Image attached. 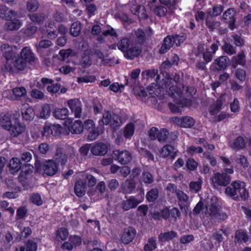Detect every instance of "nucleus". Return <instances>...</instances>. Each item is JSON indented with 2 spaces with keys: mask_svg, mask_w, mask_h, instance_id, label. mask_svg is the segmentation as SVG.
I'll use <instances>...</instances> for the list:
<instances>
[{
  "mask_svg": "<svg viewBox=\"0 0 251 251\" xmlns=\"http://www.w3.org/2000/svg\"><path fill=\"white\" fill-rule=\"evenodd\" d=\"M129 9L131 13L140 18H147V14L145 8L143 5H139L136 0H131L125 5L118 4L116 5V9L114 13V17L117 19H120L122 22L128 23L130 20L128 16L125 12L127 9Z\"/></svg>",
  "mask_w": 251,
  "mask_h": 251,
  "instance_id": "f257e3e1",
  "label": "nucleus"
},
{
  "mask_svg": "<svg viewBox=\"0 0 251 251\" xmlns=\"http://www.w3.org/2000/svg\"><path fill=\"white\" fill-rule=\"evenodd\" d=\"M181 86L174 85L169 86L168 93L171 97L176 100V104L172 103L169 104V108L173 113H179L181 112V108L191 104V101L188 100H177V99L181 98L183 93L182 90H183L184 89L183 84H181Z\"/></svg>",
  "mask_w": 251,
  "mask_h": 251,
  "instance_id": "f03ea898",
  "label": "nucleus"
},
{
  "mask_svg": "<svg viewBox=\"0 0 251 251\" xmlns=\"http://www.w3.org/2000/svg\"><path fill=\"white\" fill-rule=\"evenodd\" d=\"M171 63L169 61H165L161 65L160 69L162 72L157 76L156 80L158 89L163 90L171 85H182L178 75L175 74L174 79H172L167 73L163 72L164 70L170 67Z\"/></svg>",
  "mask_w": 251,
  "mask_h": 251,
  "instance_id": "7ed1b4c3",
  "label": "nucleus"
},
{
  "mask_svg": "<svg viewBox=\"0 0 251 251\" xmlns=\"http://www.w3.org/2000/svg\"><path fill=\"white\" fill-rule=\"evenodd\" d=\"M66 158L65 155H61L60 158L56 157V161L52 159L48 160L45 161L42 166H40L39 163L37 162L35 164V168L38 172L41 173L42 170L43 171V174L52 176L57 172L58 163L64 164L66 161Z\"/></svg>",
  "mask_w": 251,
  "mask_h": 251,
  "instance_id": "20e7f679",
  "label": "nucleus"
},
{
  "mask_svg": "<svg viewBox=\"0 0 251 251\" xmlns=\"http://www.w3.org/2000/svg\"><path fill=\"white\" fill-rule=\"evenodd\" d=\"M220 202L216 197L212 196L208 200L205 205L204 213L207 216L219 220H225L227 217L226 214L220 210Z\"/></svg>",
  "mask_w": 251,
  "mask_h": 251,
  "instance_id": "39448f33",
  "label": "nucleus"
},
{
  "mask_svg": "<svg viewBox=\"0 0 251 251\" xmlns=\"http://www.w3.org/2000/svg\"><path fill=\"white\" fill-rule=\"evenodd\" d=\"M245 183L240 181H235L226 189V193L238 200L239 198L243 200H246L249 197V193L245 188Z\"/></svg>",
  "mask_w": 251,
  "mask_h": 251,
  "instance_id": "423d86ee",
  "label": "nucleus"
},
{
  "mask_svg": "<svg viewBox=\"0 0 251 251\" xmlns=\"http://www.w3.org/2000/svg\"><path fill=\"white\" fill-rule=\"evenodd\" d=\"M122 123L123 122L118 115L112 114L108 111L104 112L101 120L99 121V125L101 127H103L104 125H110L112 127L116 128L121 126Z\"/></svg>",
  "mask_w": 251,
  "mask_h": 251,
  "instance_id": "0eeeda50",
  "label": "nucleus"
},
{
  "mask_svg": "<svg viewBox=\"0 0 251 251\" xmlns=\"http://www.w3.org/2000/svg\"><path fill=\"white\" fill-rule=\"evenodd\" d=\"M83 129L89 132L88 138L90 141H94L102 133L103 127L100 125L98 127H96L94 121L91 119L85 120L83 124Z\"/></svg>",
  "mask_w": 251,
  "mask_h": 251,
  "instance_id": "6e6552de",
  "label": "nucleus"
},
{
  "mask_svg": "<svg viewBox=\"0 0 251 251\" xmlns=\"http://www.w3.org/2000/svg\"><path fill=\"white\" fill-rule=\"evenodd\" d=\"M16 12L12 10H9L6 15L7 22L5 25V29L7 30H16L19 29L23 25L22 22L16 18Z\"/></svg>",
  "mask_w": 251,
  "mask_h": 251,
  "instance_id": "1a4fd4ad",
  "label": "nucleus"
},
{
  "mask_svg": "<svg viewBox=\"0 0 251 251\" xmlns=\"http://www.w3.org/2000/svg\"><path fill=\"white\" fill-rule=\"evenodd\" d=\"M144 200V192L141 191L135 196H130L126 200L123 201L122 208L125 211L136 207Z\"/></svg>",
  "mask_w": 251,
  "mask_h": 251,
  "instance_id": "9d476101",
  "label": "nucleus"
},
{
  "mask_svg": "<svg viewBox=\"0 0 251 251\" xmlns=\"http://www.w3.org/2000/svg\"><path fill=\"white\" fill-rule=\"evenodd\" d=\"M165 6L158 5L155 7L154 11L155 14L160 17H165L170 18L174 13L176 6L174 4L169 3V4H164Z\"/></svg>",
  "mask_w": 251,
  "mask_h": 251,
  "instance_id": "9b49d317",
  "label": "nucleus"
},
{
  "mask_svg": "<svg viewBox=\"0 0 251 251\" xmlns=\"http://www.w3.org/2000/svg\"><path fill=\"white\" fill-rule=\"evenodd\" d=\"M113 158L122 164H126L132 159V155L126 150H115L113 151Z\"/></svg>",
  "mask_w": 251,
  "mask_h": 251,
  "instance_id": "f8f14e48",
  "label": "nucleus"
},
{
  "mask_svg": "<svg viewBox=\"0 0 251 251\" xmlns=\"http://www.w3.org/2000/svg\"><path fill=\"white\" fill-rule=\"evenodd\" d=\"M230 177L226 173H217L211 178L212 183L214 187L226 186L230 182Z\"/></svg>",
  "mask_w": 251,
  "mask_h": 251,
  "instance_id": "ddd939ff",
  "label": "nucleus"
},
{
  "mask_svg": "<svg viewBox=\"0 0 251 251\" xmlns=\"http://www.w3.org/2000/svg\"><path fill=\"white\" fill-rule=\"evenodd\" d=\"M67 105L75 118L82 116V103L77 99H71L67 101Z\"/></svg>",
  "mask_w": 251,
  "mask_h": 251,
  "instance_id": "4468645a",
  "label": "nucleus"
},
{
  "mask_svg": "<svg viewBox=\"0 0 251 251\" xmlns=\"http://www.w3.org/2000/svg\"><path fill=\"white\" fill-rule=\"evenodd\" d=\"M73 120L70 118L67 119L64 122V126L74 134L80 133L83 130V124L80 120H75L72 123Z\"/></svg>",
  "mask_w": 251,
  "mask_h": 251,
  "instance_id": "2eb2a0df",
  "label": "nucleus"
},
{
  "mask_svg": "<svg viewBox=\"0 0 251 251\" xmlns=\"http://www.w3.org/2000/svg\"><path fill=\"white\" fill-rule=\"evenodd\" d=\"M25 126L22 125L19 123H17L13 126H11L10 128V135L11 138L18 137L20 136H25V140L28 138V136L25 132Z\"/></svg>",
  "mask_w": 251,
  "mask_h": 251,
  "instance_id": "dca6fc26",
  "label": "nucleus"
},
{
  "mask_svg": "<svg viewBox=\"0 0 251 251\" xmlns=\"http://www.w3.org/2000/svg\"><path fill=\"white\" fill-rule=\"evenodd\" d=\"M173 122L176 125L184 128H190L195 124L194 120L190 117H175Z\"/></svg>",
  "mask_w": 251,
  "mask_h": 251,
  "instance_id": "f3484780",
  "label": "nucleus"
},
{
  "mask_svg": "<svg viewBox=\"0 0 251 251\" xmlns=\"http://www.w3.org/2000/svg\"><path fill=\"white\" fill-rule=\"evenodd\" d=\"M98 192L91 190L88 192V195L94 200H99L103 198V194L105 191V184L103 181H100L96 186Z\"/></svg>",
  "mask_w": 251,
  "mask_h": 251,
  "instance_id": "a211bd4d",
  "label": "nucleus"
},
{
  "mask_svg": "<svg viewBox=\"0 0 251 251\" xmlns=\"http://www.w3.org/2000/svg\"><path fill=\"white\" fill-rule=\"evenodd\" d=\"M229 63L230 60L228 57L221 56L214 60L212 66L216 70H223L225 69Z\"/></svg>",
  "mask_w": 251,
  "mask_h": 251,
  "instance_id": "6ab92c4d",
  "label": "nucleus"
},
{
  "mask_svg": "<svg viewBox=\"0 0 251 251\" xmlns=\"http://www.w3.org/2000/svg\"><path fill=\"white\" fill-rule=\"evenodd\" d=\"M0 48L3 52V55L4 56L7 61L12 60L17 53L16 47H11L7 44H3L1 46Z\"/></svg>",
  "mask_w": 251,
  "mask_h": 251,
  "instance_id": "aec40b11",
  "label": "nucleus"
},
{
  "mask_svg": "<svg viewBox=\"0 0 251 251\" xmlns=\"http://www.w3.org/2000/svg\"><path fill=\"white\" fill-rule=\"evenodd\" d=\"M135 235V230L132 227H128L123 232L121 235V240L123 243L127 244L133 240Z\"/></svg>",
  "mask_w": 251,
  "mask_h": 251,
  "instance_id": "412c9836",
  "label": "nucleus"
},
{
  "mask_svg": "<svg viewBox=\"0 0 251 251\" xmlns=\"http://www.w3.org/2000/svg\"><path fill=\"white\" fill-rule=\"evenodd\" d=\"M108 147L103 143H98L94 144L91 149L92 153L95 155H103L107 153Z\"/></svg>",
  "mask_w": 251,
  "mask_h": 251,
  "instance_id": "4be33fe9",
  "label": "nucleus"
},
{
  "mask_svg": "<svg viewBox=\"0 0 251 251\" xmlns=\"http://www.w3.org/2000/svg\"><path fill=\"white\" fill-rule=\"evenodd\" d=\"M21 113L23 119L27 121L32 120L35 116L33 109L27 103H25L22 105Z\"/></svg>",
  "mask_w": 251,
  "mask_h": 251,
  "instance_id": "5701e85b",
  "label": "nucleus"
},
{
  "mask_svg": "<svg viewBox=\"0 0 251 251\" xmlns=\"http://www.w3.org/2000/svg\"><path fill=\"white\" fill-rule=\"evenodd\" d=\"M136 182L133 179H126L121 186V191L125 194H131L134 191Z\"/></svg>",
  "mask_w": 251,
  "mask_h": 251,
  "instance_id": "b1692460",
  "label": "nucleus"
},
{
  "mask_svg": "<svg viewBox=\"0 0 251 251\" xmlns=\"http://www.w3.org/2000/svg\"><path fill=\"white\" fill-rule=\"evenodd\" d=\"M218 50V45L217 43L212 44L210 48H206L205 51L203 53V58L206 62H210L216 51Z\"/></svg>",
  "mask_w": 251,
  "mask_h": 251,
  "instance_id": "393cba45",
  "label": "nucleus"
},
{
  "mask_svg": "<svg viewBox=\"0 0 251 251\" xmlns=\"http://www.w3.org/2000/svg\"><path fill=\"white\" fill-rule=\"evenodd\" d=\"M141 52V49L138 46L132 44L125 54V56L130 59H132L139 56Z\"/></svg>",
  "mask_w": 251,
  "mask_h": 251,
  "instance_id": "a878e982",
  "label": "nucleus"
},
{
  "mask_svg": "<svg viewBox=\"0 0 251 251\" xmlns=\"http://www.w3.org/2000/svg\"><path fill=\"white\" fill-rule=\"evenodd\" d=\"M91 50L89 49H86L81 55V59L80 61V64L83 67H88L92 64L91 59Z\"/></svg>",
  "mask_w": 251,
  "mask_h": 251,
  "instance_id": "bb28decb",
  "label": "nucleus"
},
{
  "mask_svg": "<svg viewBox=\"0 0 251 251\" xmlns=\"http://www.w3.org/2000/svg\"><path fill=\"white\" fill-rule=\"evenodd\" d=\"M225 100L224 95H222L215 102L210 108V113L213 116L216 115L222 109L223 101Z\"/></svg>",
  "mask_w": 251,
  "mask_h": 251,
  "instance_id": "cd10ccee",
  "label": "nucleus"
},
{
  "mask_svg": "<svg viewBox=\"0 0 251 251\" xmlns=\"http://www.w3.org/2000/svg\"><path fill=\"white\" fill-rule=\"evenodd\" d=\"M0 125L6 130H10L11 126V114L9 112L0 115Z\"/></svg>",
  "mask_w": 251,
  "mask_h": 251,
  "instance_id": "c85d7f7f",
  "label": "nucleus"
},
{
  "mask_svg": "<svg viewBox=\"0 0 251 251\" xmlns=\"http://www.w3.org/2000/svg\"><path fill=\"white\" fill-rule=\"evenodd\" d=\"M152 30L149 27L147 30L146 31V32L142 31L140 29H138L137 30L135 31V36L136 38H137V41L139 43H143L145 38L147 37H150L152 34Z\"/></svg>",
  "mask_w": 251,
  "mask_h": 251,
  "instance_id": "c756f323",
  "label": "nucleus"
},
{
  "mask_svg": "<svg viewBox=\"0 0 251 251\" xmlns=\"http://www.w3.org/2000/svg\"><path fill=\"white\" fill-rule=\"evenodd\" d=\"M19 56L22 57L24 59L26 60V61H29L30 63L34 60V54L32 52L30 48L29 47H25L24 48L22 49Z\"/></svg>",
  "mask_w": 251,
  "mask_h": 251,
  "instance_id": "7c9ffc66",
  "label": "nucleus"
},
{
  "mask_svg": "<svg viewBox=\"0 0 251 251\" xmlns=\"http://www.w3.org/2000/svg\"><path fill=\"white\" fill-rule=\"evenodd\" d=\"M69 111L67 108H56L54 109L53 115L54 117L59 120H65L68 116Z\"/></svg>",
  "mask_w": 251,
  "mask_h": 251,
  "instance_id": "2f4dec72",
  "label": "nucleus"
},
{
  "mask_svg": "<svg viewBox=\"0 0 251 251\" xmlns=\"http://www.w3.org/2000/svg\"><path fill=\"white\" fill-rule=\"evenodd\" d=\"M174 44L172 37L170 36H167L163 40V43L159 50V52L160 53H165L167 52L171 48Z\"/></svg>",
  "mask_w": 251,
  "mask_h": 251,
  "instance_id": "473e14b6",
  "label": "nucleus"
},
{
  "mask_svg": "<svg viewBox=\"0 0 251 251\" xmlns=\"http://www.w3.org/2000/svg\"><path fill=\"white\" fill-rule=\"evenodd\" d=\"M86 191L85 183L82 179L78 180L75 186V192L78 197L83 196Z\"/></svg>",
  "mask_w": 251,
  "mask_h": 251,
  "instance_id": "72a5a7b5",
  "label": "nucleus"
},
{
  "mask_svg": "<svg viewBox=\"0 0 251 251\" xmlns=\"http://www.w3.org/2000/svg\"><path fill=\"white\" fill-rule=\"evenodd\" d=\"M245 64V56L243 52L239 53L234 56L231 59V65L234 68L238 65L243 66Z\"/></svg>",
  "mask_w": 251,
  "mask_h": 251,
  "instance_id": "f704fd0d",
  "label": "nucleus"
},
{
  "mask_svg": "<svg viewBox=\"0 0 251 251\" xmlns=\"http://www.w3.org/2000/svg\"><path fill=\"white\" fill-rule=\"evenodd\" d=\"M56 29V27L55 25L54 22L53 21H49L48 23V25L46 26V31L49 38L54 39L56 37L57 34Z\"/></svg>",
  "mask_w": 251,
  "mask_h": 251,
  "instance_id": "c9c22d12",
  "label": "nucleus"
},
{
  "mask_svg": "<svg viewBox=\"0 0 251 251\" xmlns=\"http://www.w3.org/2000/svg\"><path fill=\"white\" fill-rule=\"evenodd\" d=\"M177 233L174 231H168L160 233L159 235L158 238L160 241L165 242L170 241L177 236Z\"/></svg>",
  "mask_w": 251,
  "mask_h": 251,
  "instance_id": "e433bc0d",
  "label": "nucleus"
},
{
  "mask_svg": "<svg viewBox=\"0 0 251 251\" xmlns=\"http://www.w3.org/2000/svg\"><path fill=\"white\" fill-rule=\"evenodd\" d=\"M37 243L33 240H29L25 244V247H21L19 251H37Z\"/></svg>",
  "mask_w": 251,
  "mask_h": 251,
  "instance_id": "4c0bfd02",
  "label": "nucleus"
},
{
  "mask_svg": "<svg viewBox=\"0 0 251 251\" xmlns=\"http://www.w3.org/2000/svg\"><path fill=\"white\" fill-rule=\"evenodd\" d=\"M175 148L173 146L170 145H166L164 146L161 150L160 154L163 157H166L171 155L173 159L175 158L174 155Z\"/></svg>",
  "mask_w": 251,
  "mask_h": 251,
  "instance_id": "58836bf2",
  "label": "nucleus"
},
{
  "mask_svg": "<svg viewBox=\"0 0 251 251\" xmlns=\"http://www.w3.org/2000/svg\"><path fill=\"white\" fill-rule=\"evenodd\" d=\"M69 232L66 228L62 227L58 229L55 233V239L57 241H64L67 239Z\"/></svg>",
  "mask_w": 251,
  "mask_h": 251,
  "instance_id": "ea45409f",
  "label": "nucleus"
},
{
  "mask_svg": "<svg viewBox=\"0 0 251 251\" xmlns=\"http://www.w3.org/2000/svg\"><path fill=\"white\" fill-rule=\"evenodd\" d=\"M235 13L234 9L229 8L224 13L223 18L226 22L234 23L235 20L234 18Z\"/></svg>",
  "mask_w": 251,
  "mask_h": 251,
  "instance_id": "a19ab883",
  "label": "nucleus"
},
{
  "mask_svg": "<svg viewBox=\"0 0 251 251\" xmlns=\"http://www.w3.org/2000/svg\"><path fill=\"white\" fill-rule=\"evenodd\" d=\"M30 63L19 56L14 62V66L17 69L23 70L27 67V65Z\"/></svg>",
  "mask_w": 251,
  "mask_h": 251,
  "instance_id": "79ce46f5",
  "label": "nucleus"
},
{
  "mask_svg": "<svg viewBox=\"0 0 251 251\" xmlns=\"http://www.w3.org/2000/svg\"><path fill=\"white\" fill-rule=\"evenodd\" d=\"M156 248V240L155 238H150L147 242L145 244L144 250L145 251H152Z\"/></svg>",
  "mask_w": 251,
  "mask_h": 251,
  "instance_id": "37998d69",
  "label": "nucleus"
},
{
  "mask_svg": "<svg viewBox=\"0 0 251 251\" xmlns=\"http://www.w3.org/2000/svg\"><path fill=\"white\" fill-rule=\"evenodd\" d=\"M134 126L133 123L128 124L124 130V136L126 138L130 139L134 132Z\"/></svg>",
  "mask_w": 251,
  "mask_h": 251,
  "instance_id": "c03bdc74",
  "label": "nucleus"
},
{
  "mask_svg": "<svg viewBox=\"0 0 251 251\" xmlns=\"http://www.w3.org/2000/svg\"><path fill=\"white\" fill-rule=\"evenodd\" d=\"M131 45L132 44H130V42L128 39L124 38L122 39L120 42H119L117 46L118 49L124 52L125 54V53H126V51Z\"/></svg>",
  "mask_w": 251,
  "mask_h": 251,
  "instance_id": "a18cd8bd",
  "label": "nucleus"
},
{
  "mask_svg": "<svg viewBox=\"0 0 251 251\" xmlns=\"http://www.w3.org/2000/svg\"><path fill=\"white\" fill-rule=\"evenodd\" d=\"M246 142L242 137H238L234 141L232 148L234 149L240 150L245 147Z\"/></svg>",
  "mask_w": 251,
  "mask_h": 251,
  "instance_id": "49530a36",
  "label": "nucleus"
},
{
  "mask_svg": "<svg viewBox=\"0 0 251 251\" xmlns=\"http://www.w3.org/2000/svg\"><path fill=\"white\" fill-rule=\"evenodd\" d=\"M170 216V210L168 208H165L159 212H154L153 214V218L159 219L161 217L164 219H167Z\"/></svg>",
  "mask_w": 251,
  "mask_h": 251,
  "instance_id": "de8ad7c7",
  "label": "nucleus"
},
{
  "mask_svg": "<svg viewBox=\"0 0 251 251\" xmlns=\"http://www.w3.org/2000/svg\"><path fill=\"white\" fill-rule=\"evenodd\" d=\"M9 167L12 170L18 171L22 168V164L18 158L14 157L10 160Z\"/></svg>",
  "mask_w": 251,
  "mask_h": 251,
  "instance_id": "09e8293b",
  "label": "nucleus"
},
{
  "mask_svg": "<svg viewBox=\"0 0 251 251\" xmlns=\"http://www.w3.org/2000/svg\"><path fill=\"white\" fill-rule=\"evenodd\" d=\"M50 113L51 110L50 105L48 104H45L42 107L39 114V117L42 119H47L50 116Z\"/></svg>",
  "mask_w": 251,
  "mask_h": 251,
  "instance_id": "8fccbe9b",
  "label": "nucleus"
},
{
  "mask_svg": "<svg viewBox=\"0 0 251 251\" xmlns=\"http://www.w3.org/2000/svg\"><path fill=\"white\" fill-rule=\"evenodd\" d=\"M13 93L14 94V100H16L25 95L26 91L23 87H17L13 89Z\"/></svg>",
  "mask_w": 251,
  "mask_h": 251,
  "instance_id": "3c124183",
  "label": "nucleus"
},
{
  "mask_svg": "<svg viewBox=\"0 0 251 251\" xmlns=\"http://www.w3.org/2000/svg\"><path fill=\"white\" fill-rule=\"evenodd\" d=\"M235 239L238 242H246L248 240V236L246 232L240 230L236 231Z\"/></svg>",
  "mask_w": 251,
  "mask_h": 251,
  "instance_id": "603ef678",
  "label": "nucleus"
},
{
  "mask_svg": "<svg viewBox=\"0 0 251 251\" xmlns=\"http://www.w3.org/2000/svg\"><path fill=\"white\" fill-rule=\"evenodd\" d=\"M83 177L85 179L84 182L85 185L87 184L89 187H92L96 184V179L91 175L83 174Z\"/></svg>",
  "mask_w": 251,
  "mask_h": 251,
  "instance_id": "864d4df0",
  "label": "nucleus"
},
{
  "mask_svg": "<svg viewBox=\"0 0 251 251\" xmlns=\"http://www.w3.org/2000/svg\"><path fill=\"white\" fill-rule=\"evenodd\" d=\"M81 30V26H80V23L78 22H76L74 23L71 27L70 29V32L71 34L75 36H77Z\"/></svg>",
  "mask_w": 251,
  "mask_h": 251,
  "instance_id": "5fc2aeb1",
  "label": "nucleus"
},
{
  "mask_svg": "<svg viewBox=\"0 0 251 251\" xmlns=\"http://www.w3.org/2000/svg\"><path fill=\"white\" fill-rule=\"evenodd\" d=\"M158 197V190L156 189H152L149 191L146 195V198L148 201L152 202L156 200Z\"/></svg>",
  "mask_w": 251,
  "mask_h": 251,
  "instance_id": "6e6d98bb",
  "label": "nucleus"
},
{
  "mask_svg": "<svg viewBox=\"0 0 251 251\" xmlns=\"http://www.w3.org/2000/svg\"><path fill=\"white\" fill-rule=\"evenodd\" d=\"M39 4L37 0H28L26 3V8L30 12H35L39 8Z\"/></svg>",
  "mask_w": 251,
  "mask_h": 251,
  "instance_id": "4d7b16f0",
  "label": "nucleus"
},
{
  "mask_svg": "<svg viewBox=\"0 0 251 251\" xmlns=\"http://www.w3.org/2000/svg\"><path fill=\"white\" fill-rule=\"evenodd\" d=\"M96 77L93 75L84 76L83 77H78L77 78V81L79 83H92L95 81Z\"/></svg>",
  "mask_w": 251,
  "mask_h": 251,
  "instance_id": "13d9d810",
  "label": "nucleus"
},
{
  "mask_svg": "<svg viewBox=\"0 0 251 251\" xmlns=\"http://www.w3.org/2000/svg\"><path fill=\"white\" fill-rule=\"evenodd\" d=\"M223 50L227 54L232 55L236 53V48L232 45L226 43L222 47Z\"/></svg>",
  "mask_w": 251,
  "mask_h": 251,
  "instance_id": "bf43d9fd",
  "label": "nucleus"
},
{
  "mask_svg": "<svg viewBox=\"0 0 251 251\" xmlns=\"http://www.w3.org/2000/svg\"><path fill=\"white\" fill-rule=\"evenodd\" d=\"M233 159H234L236 163L240 164L244 168L248 166L249 163L246 157L244 155H240L238 156H236V157L234 158Z\"/></svg>",
  "mask_w": 251,
  "mask_h": 251,
  "instance_id": "052dcab7",
  "label": "nucleus"
},
{
  "mask_svg": "<svg viewBox=\"0 0 251 251\" xmlns=\"http://www.w3.org/2000/svg\"><path fill=\"white\" fill-rule=\"evenodd\" d=\"M202 180L200 179L196 181H192L190 183L189 187L191 191L198 192L201 188Z\"/></svg>",
  "mask_w": 251,
  "mask_h": 251,
  "instance_id": "680f3d73",
  "label": "nucleus"
},
{
  "mask_svg": "<svg viewBox=\"0 0 251 251\" xmlns=\"http://www.w3.org/2000/svg\"><path fill=\"white\" fill-rule=\"evenodd\" d=\"M168 138H169L168 136V131L165 129H161L157 134V139L159 142H164L166 140H168Z\"/></svg>",
  "mask_w": 251,
  "mask_h": 251,
  "instance_id": "e2e57ef3",
  "label": "nucleus"
},
{
  "mask_svg": "<svg viewBox=\"0 0 251 251\" xmlns=\"http://www.w3.org/2000/svg\"><path fill=\"white\" fill-rule=\"evenodd\" d=\"M37 30V27L33 25H31L24 29V34L25 36L28 38H31L33 36Z\"/></svg>",
  "mask_w": 251,
  "mask_h": 251,
  "instance_id": "0e129e2a",
  "label": "nucleus"
},
{
  "mask_svg": "<svg viewBox=\"0 0 251 251\" xmlns=\"http://www.w3.org/2000/svg\"><path fill=\"white\" fill-rule=\"evenodd\" d=\"M176 196L180 202L185 203L189 202V196L182 191L178 190Z\"/></svg>",
  "mask_w": 251,
  "mask_h": 251,
  "instance_id": "69168bd1",
  "label": "nucleus"
},
{
  "mask_svg": "<svg viewBox=\"0 0 251 251\" xmlns=\"http://www.w3.org/2000/svg\"><path fill=\"white\" fill-rule=\"evenodd\" d=\"M186 38V35L183 33L180 35H176L172 37L174 43L176 44L177 46H179L181 43H183Z\"/></svg>",
  "mask_w": 251,
  "mask_h": 251,
  "instance_id": "338daca9",
  "label": "nucleus"
},
{
  "mask_svg": "<svg viewBox=\"0 0 251 251\" xmlns=\"http://www.w3.org/2000/svg\"><path fill=\"white\" fill-rule=\"evenodd\" d=\"M141 179L145 183H151L153 181V177L152 175L149 172H144L141 176Z\"/></svg>",
  "mask_w": 251,
  "mask_h": 251,
  "instance_id": "774afa93",
  "label": "nucleus"
}]
</instances>
